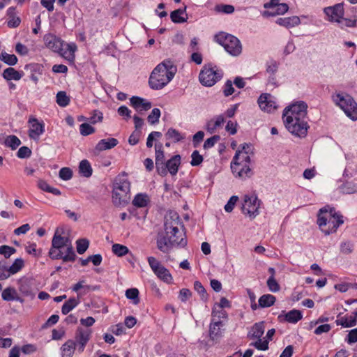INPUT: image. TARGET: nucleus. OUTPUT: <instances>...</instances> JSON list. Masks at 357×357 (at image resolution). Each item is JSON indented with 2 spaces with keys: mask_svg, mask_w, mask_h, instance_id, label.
<instances>
[{
  "mask_svg": "<svg viewBox=\"0 0 357 357\" xmlns=\"http://www.w3.org/2000/svg\"><path fill=\"white\" fill-rule=\"evenodd\" d=\"M118 140L115 138H107L100 140L95 147V151L101 152L102 151L111 149L118 144Z\"/></svg>",
  "mask_w": 357,
  "mask_h": 357,
  "instance_id": "22",
  "label": "nucleus"
},
{
  "mask_svg": "<svg viewBox=\"0 0 357 357\" xmlns=\"http://www.w3.org/2000/svg\"><path fill=\"white\" fill-rule=\"evenodd\" d=\"M344 194H353L357 192V181H347L340 187Z\"/></svg>",
  "mask_w": 357,
  "mask_h": 357,
  "instance_id": "37",
  "label": "nucleus"
},
{
  "mask_svg": "<svg viewBox=\"0 0 357 357\" xmlns=\"http://www.w3.org/2000/svg\"><path fill=\"white\" fill-rule=\"evenodd\" d=\"M73 176V171L69 167H63L59 171V177L63 181L70 180Z\"/></svg>",
  "mask_w": 357,
  "mask_h": 357,
  "instance_id": "56",
  "label": "nucleus"
},
{
  "mask_svg": "<svg viewBox=\"0 0 357 357\" xmlns=\"http://www.w3.org/2000/svg\"><path fill=\"white\" fill-rule=\"evenodd\" d=\"M24 266V261L21 258H17L16 259L14 262L13 263V264L8 267V271L11 275H14L15 273H17V272H19Z\"/></svg>",
  "mask_w": 357,
  "mask_h": 357,
  "instance_id": "44",
  "label": "nucleus"
},
{
  "mask_svg": "<svg viewBox=\"0 0 357 357\" xmlns=\"http://www.w3.org/2000/svg\"><path fill=\"white\" fill-rule=\"evenodd\" d=\"M181 164V156L175 155L168 160L164 165L163 168L165 169V176L169 172L172 176L177 174L178 167Z\"/></svg>",
  "mask_w": 357,
  "mask_h": 357,
  "instance_id": "19",
  "label": "nucleus"
},
{
  "mask_svg": "<svg viewBox=\"0 0 357 357\" xmlns=\"http://www.w3.org/2000/svg\"><path fill=\"white\" fill-rule=\"evenodd\" d=\"M79 303V298H70L69 300L66 301L62 307H61V312L63 314H67L69 313L72 310H73L78 304Z\"/></svg>",
  "mask_w": 357,
  "mask_h": 357,
  "instance_id": "33",
  "label": "nucleus"
},
{
  "mask_svg": "<svg viewBox=\"0 0 357 357\" xmlns=\"http://www.w3.org/2000/svg\"><path fill=\"white\" fill-rule=\"evenodd\" d=\"M261 201L256 195H245L244 204L242 206V212L251 218H255L259 215V208Z\"/></svg>",
  "mask_w": 357,
  "mask_h": 357,
  "instance_id": "11",
  "label": "nucleus"
},
{
  "mask_svg": "<svg viewBox=\"0 0 357 357\" xmlns=\"http://www.w3.org/2000/svg\"><path fill=\"white\" fill-rule=\"evenodd\" d=\"M19 289L20 292L25 296L31 298H33L35 296V292L33 289L26 281H24L20 283Z\"/></svg>",
  "mask_w": 357,
  "mask_h": 357,
  "instance_id": "40",
  "label": "nucleus"
},
{
  "mask_svg": "<svg viewBox=\"0 0 357 357\" xmlns=\"http://www.w3.org/2000/svg\"><path fill=\"white\" fill-rule=\"evenodd\" d=\"M91 333V329L89 328L79 327L77 329L74 341L75 344H77L79 352L82 353L84 351L85 346L90 340Z\"/></svg>",
  "mask_w": 357,
  "mask_h": 357,
  "instance_id": "13",
  "label": "nucleus"
},
{
  "mask_svg": "<svg viewBox=\"0 0 357 357\" xmlns=\"http://www.w3.org/2000/svg\"><path fill=\"white\" fill-rule=\"evenodd\" d=\"M345 340L349 344L356 343L357 342V328L349 331Z\"/></svg>",
  "mask_w": 357,
  "mask_h": 357,
  "instance_id": "64",
  "label": "nucleus"
},
{
  "mask_svg": "<svg viewBox=\"0 0 357 357\" xmlns=\"http://www.w3.org/2000/svg\"><path fill=\"white\" fill-rule=\"evenodd\" d=\"M215 11L225 14H231L234 12V7L231 5L220 4L215 6Z\"/></svg>",
  "mask_w": 357,
  "mask_h": 357,
  "instance_id": "52",
  "label": "nucleus"
},
{
  "mask_svg": "<svg viewBox=\"0 0 357 357\" xmlns=\"http://www.w3.org/2000/svg\"><path fill=\"white\" fill-rule=\"evenodd\" d=\"M194 289L201 296L202 299L206 298V291L199 281H195L194 282Z\"/></svg>",
  "mask_w": 357,
  "mask_h": 357,
  "instance_id": "59",
  "label": "nucleus"
},
{
  "mask_svg": "<svg viewBox=\"0 0 357 357\" xmlns=\"http://www.w3.org/2000/svg\"><path fill=\"white\" fill-rule=\"evenodd\" d=\"M211 317L212 319L211 321H223V320L227 319V313L225 310L223 309L218 308L217 309L216 307H214L212 309L211 312Z\"/></svg>",
  "mask_w": 357,
  "mask_h": 357,
  "instance_id": "38",
  "label": "nucleus"
},
{
  "mask_svg": "<svg viewBox=\"0 0 357 357\" xmlns=\"http://www.w3.org/2000/svg\"><path fill=\"white\" fill-rule=\"evenodd\" d=\"M20 144V139L15 135H9L5 139V145L13 150L16 149Z\"/></svg>",
  "mask_w": 357,
  "mask_h": 357,
  "instance_id": "43",
  "label": "nucleus"
},
{
  "mask_svg": "<svg viewBox=\"0 0 357 357\" xmlns=\"http://www.w3.org/2000/svg\"><path fill=\"white\" fill-rule=\"evenodd\" d=\"M161 112L158 108H154L152 109L151 112L148 116V121L150 124L154 125L159 122V119L160 117Z\"/></svg>",
  "mask_w": 357,
  "mask_h": 357,
  "instance_id": "49",
  "label": "nucleus"
},
{
  "mask_svg": "<svg viewBox=\"0 0 357 357\" xmlns=\"http://www.w3.org/2000/svg\"><path fill=\"white\" fill-rule=\"evenodd\" d=\"M114 189L123 193H130V183L127 179H117L114 183Z\"/></svg>",
  "mask_w": 357,
  "mask_h": 357,
  "instance_id": "30",
  "label": "nucleus"
},
{
  "mask_svg": "<svg viewBox=\"0 0 357 357\" xmlns=\"http://www.w3.org/2000/svg\"><path fill=\"white\" fill-rule=\"evenodd\" d=\"M165 137L167 139H172L175 143L184 139V137L177 130L172 128L168 129L165 134Z\"/></svg>",
  "mask_w": 357,
  "mask_h": 357,
  "instance_id": "41",
  "label": "nucleus"
},
{
  "mask_svg": "<svg viewBox=\"0 0 357 357\" xmlns=\"http://www.w3.org/2000/svg\"><path fill=\"white\" fill-rule=\"evenodd\" d=\"M303 318L302 312L298 310H291L288 312H282L278 319L284 320L289 323L296 324Z\"/></svg>",
  "mask_w": 357,
  "mask_h": 357,
  "instance_id": "20",
  "label": "nucleus"
},
{
  "mask_svg": "<svg viewBox=\"0 0 357 357\" xmlns=\"http://www.w3.org/2000/svg\"><path fill=\"white\" fill-rule=\"evenodd\" d=\"M234 88L231 80H227L223 87V93L225 97H228L234 93Z\"/></svg>",
  "mask_w": 357,
  "mask_h": 357,
  "instance_id": "63",
  "label": "nucleus"
},
{
  "mask_svg": "<svg viewBox=\"0 0 357 357\" xmlns=\"http://www.w3.org/2000/svg\"><path fill=\"white\" fill-rule=\"evenodd\" d=\"M275 297L271 294H264L259 298V306L261 308L268 307L274 305Z\"/></svg>",
  "mask_w": 357,
  "mask_h": 357,
  "instance_id": "32",
  "label": "nucleus"
},
{
  "mask_svg": "<svg viewBox=\"0 0 357 357\" xmlns=\"http://www.w3.org/2000/svg\"><path fill=\"white\" fill-rule=\"evenodd\" d=\"M284 126L289 132L296 137L300 138L305 137L307 135L310 128L307 118H297L287 116L282 117Z\"/></svg>",
  "mask_w": 357,
  "mask_h": 357,
  "instance_id": "8",
  "label": "nucleus"
},
{
  "mask_svg": "<svg viewBox=\"0 0 357 357\" xmlns=\"http://www.w3.org/2000/svg\"><path fill=\"white\" fill-rule=\"evenodd\" d=\"M16 294L17 291L13 287H7L2 291L1 297L6 301H14Z\"/></svg>",
  "mask_w": 357,
  "mask_h": 357,
  "instance_id": "47",
  "label": "nucleus"
},
{
  "mask_svg": "<svg viewBox=\"0 0 357 357\" xmlns=\"http://www.w3.org/2000/svg\"><path fill=\"white\" fill-rule=\"evenodd\" d=\"M79 171L82 176L89 178L92 175V167L87 160H83L79 165Z\"/></svg>",
  "mask_w": 357,
  "mask_h": 357,
  "instance_id": "35",
  "label": "nucleus"
},
{
  "mask_svg": "<svg viewBox=\"0 0 357 357\" xmlns=\"http://www.w3.org/2000/svg\"><path fill=\"white\" fill-rule=\"evenodd\" d=\"M154 273L163 282L167 284L172 283L173 278L169 270L165 266H160V268H158Z\"/></svg>",
  "mask_w": 357,
  "mask_h": 357,
  "instance_id": "31",
  "label": "nucleus"
},
{
  "mask_svg": "<svg viewBox=\"0 0 357 357\" xmlns=\"http://www.w3.org/2000/svg\"><path fill=\"white\" fill-rule=\"evenodd\" d=\"M307 105L305 102H296L284 109L282 117L307 118Z\"/></svg>",
  "mask_w": 357,
  "mask_h": 357,
  "instance_id": "12",
  "label": "nucleus"
},
{
  "mask_svg": "<svg viewBox=\"0 0 357 357\" xmlns=\"http://www.w3.org/2000/svg\"><path fill=\"white\" fill-rule=\"evenodd\" d=\"M29 123L31 125L29 137L33 140H38L40 136L45 132V123L36 118H30Z\"/></svg>",
  "mask_w": 357,
  "mask_h": 357,
  "instance_id": "15",
  "label": "nucleus"
},
{
  "mask_svg": "<svg viewBox=\"0 0 357 357\" xmlns=\"http://www.w3.org/2000/svg\"><path fill=\"white\" fill-rule=\"evenodd\" d=\"M215 40L231 56H238L242 52L240 40L233 35L220 32L215 36Z\"/></svg>",
  "mask_w": 357,
  "mask_h": 357,
  "instance_id": "7",
  "label": "nucleus"
},
{
  "mask_svg": "<svg viewBox=\"0 0 357 357\" xmlns=\"http://www.w3.org/2000/svg\"><path fill=\"white\" fill-rule=\"evenodd\" d=\"M267 286L269 289V290L272 292H277L279 291L280 289V285L278 282L276 281L275 278L273 277H269L267 280Z\"/></svg>",
  "mask_w": 357,
  "mask_h": 357,
  "instance_id": "53",
  "label": "nucleus"
},
{
  "mask_svg": "<svg viewBox=\"0 0 357 357\" xmlns=\"http://www.w3.org/2000/svg\"><path fill=\"white\" fill-rule=\"evenodd\" d=\"M185 12V8L184 9H177L172 11L170 14L171 20L174 23H183L187 21V16L185 17L183 15Z\"/></svg>",
  "mask_w": 357,
  "mask_h": 357,
  "instance_id": "36",
  "label": "nucleus"
},
{
  "mask_svg": "<svg viewBox=\"0 0 357 357\" xmlns=\"http://www.w3.org/2000/svg\"><path fill=\"white\" fill-rule=\"evenodd\" d=\"M164 232H160L157 236V248L163 253H168L174 246L181 248L187 245V240L179 231L176 220L166 219L164 223Z\"/></svg>",
  "mask_w": 357,
  "mask_h": 357,
  "instance_id": "1",
  "label": "nucleus"
},
{
  "mask_svg": "<svg viewBox=\"0 0 357 357\" xmlns=\"http://www.w3.org/2000/svg\"><path fill=\"white\" fill-rule=\"evenodd\" d=\"M278 70V63L272 60L266 63V72L271 75H274Z\"/></svg>",
  "mask_w": 357,
  "mask_h": 357,
  "instance_id": "61",
  "label": "nucleus"
},
{
  "mask_svg": "<svg viewBox=\"0 0 357 357\" xmlns=\"http://www.w3.org/2000/svg\"><path fill=\"white\" fill-rule=\"evenodd\" d=\"M7 16L8 17L7 26L9 28H16L20 24L21 19L16 15V8L15 7H10L7 10Z\"/></svg>",
  "mask_w": 357,
  "mask_h": 357,
  "instance_id": "23",
  "label": "nucleus"
},
{
  "mask_svg": "<svg viewBox=\"0 0 357 357\" xmlns=\"http://www.w3.org/2000/svg\"><path fill=\"white\" fill-rule=\"evenodd\" d=\"M15 252L16 250L14 248L8 245H1L0 247V254L6 258H9Z\"/></svg>",
  "mask_w": 357,
  "mask_h": 357,
  "instance_id": "57",
  "label": "nucleus"
},
{
  "mask_svg": "<svg viewBox=\"0 0 357 357\" xmlns=\"http://www.w3.org/2000/svg\"><path fill=\"white\" fill-rule=\"evenodd\" d=\"M276 24L287 29L295 27L301 24V19L298 16L280 17L276 20Z\"/></svg>",
  "mask_w": 357,
  "mask_h": 357,
  "instance_id": "21",
  "label": "nucleus"
},
{
  "mask_svg": "<svg viewBox=\"0 0 357 357\" xmlns=\"http://www.w3.org/2000/svg\"><path fill=\"white\" fill-rule=\"evenodd\" d=\"M332 100L335 105L344 111L347 116L352 121L357 120V102L351 95L336 92L332 95Z\"/></svg>",
  "mask_w": 357,
  "mask_h": 357,
  "instance_id": "6",
  "label": "nucleus"
},
{
  "mask_svg": "<svg viewBox=\"0 0 357 357\" xmlns=\"http://www.w3.org/2000/svg\"><path fill=\"white\" fill-rule=\"evenodd\" d=\"M324 13L328 17V20L331 22H337L340 28L344 29L342 20L344 14L342 3H337L333 6H328L324 8Z\"/></svg>",
  "mask_w": 357,
  "mask_h": 357,
  "instance_id": "10",
  "label": "nucleus"
},
{
  "mask_svg": "<svg viewBox=\"0 0 357 357\" xmlns=\"http://www.w3.org/2000/svg\"><path fill=\"white\" fill-rule=\"evenodd\" d=\"M126 296L127 298L132 300L134 304L139 303V290L136 288H130L126 291Z\"/></svg>",
  "mask_w": 357,
  "mask_h": 357,
  "instance_id": "45",
  "label": "nucleus"
},
{
  "mask_svg": "<svg viewBox=\"0 0 357 357\" xmlns=\"http://www.w3.org/2000/svg\"><path fill=\"white\" fill-rule=\"evenodd\" d=\"M257 340L255 342H252L250 345L255 347L258 350L266 351L268 349V341L261 340V338H257Z\"/></svg>",
  "mask_w": 357,
  "mask_h": 357,
  "instance_id": "51",
  "label": "nucleus"
},
{
  "mask_svg": "<svg viewBox=\"0 0 357 357\" xmlns=\"http://www.w3.org/2000/svg\"><path fill=\"white\" fill-rule=\"evenodd\" d=\"M190 165L192 166H198L203 162V156L201 155L198 151L195 150L191 155Z\"/></svg>",
  "mask_w": 357,
  "mask_h": 357,
  "instance_id": "54",
  "label": "nucleus"
},
{
  "mask_svg": "<svg viewBox=\"0 0 357 357\" xmlns=\"http://www.w3.org/2000/svg\"><path fill=\"white\" fill-rule=\"evenodd\" d=\"M149 202V199L146 194L139 193L135 196L132 200V204L135 206L143 208L148 204Z\"/></svg>",
  "mask_w": 357,
  "mask_h": 357,
  "instance_id": "34",
  "label": "nucleus"
},
{
  "mask_svg": "<svg viewBox=\"0 0 357 357\" xmlns=\"http://www.w3.org/2000/svg\"><path fill=\"white\" fill-rule=\"evenodd\" d=\"M45 46L55 52L62 50L63 41L52 33H47L43 37Z\"/></svg>",
  "mask_w": 357,
  "mask_h": 357,
  "instance_id": "17",
  "label": "nucleus"
},
{
  "mask_svg": "<svg viewBox=\"0 0 357 357\" xmlns=\"http://www.w3.org/2000/svg\"><path fill=\"white\" fill-rule=\"evenodd\" d=\"M177 68L171 60H165L159 63L152 71L149 84L154 90L164 88L174 78Z\"/></svg>",
  "mask_w": 357,
  "mask_h": 357,
  "instance_id": "2",
  "label": "nucleus"
},
{
  "mask_svg": "<svg viewBox=\"0 0 357 357\" xmlns=\"http://www.w3.org/2000/svg\"><path fill=\"white\" fill-rule=\"evenodd\" d=\"M130 105L137 112H143L149 110L152 104L150 101L139 96H132L130 98Z\"/></svg>",
  "mask_w": 357,
  "mask_h": 357,
  "instance_id": "18",
  "label": "nucleus"
},
{
  "mask_svg": "<svg viewBox=\"0 0 357 357\" xmlns=\"http://www.w3.org/2000/svg\"><path fill=\"white\" fill-rule=\"evenodd\" d=\"M0 60L8 66H14L17 63V58L15 54H10L6 52H1Z\"/></svg>",
  "mask_w": 357,
  "mask_h": 357,
  "instance_id": "42",
  "label": "nucleus"
},
{
  "mask_svg": "<svg viewBox=\"0 0 357 357\" xmlns=\"http://www.w3.org/2000/svg\"><path fill=\"white\" fill-rule=\"evenodd\" d=\"M257 102L261 110L268 113L273 112L277 108L275 98L270 93H265L261 94Z\"/></svg>",
  "mask_w": 357,
  "mask_h": 357,
  "instance_id": "14",
  "label": "nucleus"
},
{
  "mask_svg": "<svg viewBox=\"0 0 357 357\" xmlns=\"http://www.w3.org/2000/svg\"><path fill=\"white\" fill-rule=\"evenodd\" d=\"M343 222V216L337 213L335 208L326 206L319 210L317 224L326 235L335 232Z\"/></svg>",
  "mask_w": 357,
  "mask_h": 357,
  "instance_id": "4",
  "label": "nucleus"
},
{
  "mask_svg": "<svg viewBox=\"0 0 357 357\" xmlns=\"http://www.w3.org/2000/svg\"><path fill=\"white\" fill-rule=\"evenodd\" d=\"M155 167L157 172L161 176H165V169L163 168V165L165 163V153L163 151V146L161 143H155Z\"/></svg>",
  "mask_w": 357,
  "mask_h": 357,
  "instance_id": "16",
  "label": "nucleus"
},
{
  "mask_svg": "<svg viewBox=\"0 0 357 357\" xmlns=\"http://www.w3.org/2000/svg\"><path fill=\"white\" fill-rule=\"evenodd\" d=\"M223 321H211L209 326V336L212 340L221 336V328L224 326Z\"/></svg>",
  "mask_w": 357,
  "mask_h": 357,
  "instance_id": "24",
  "label": "nucleus"
},
{
  "mask_svg": "<svg viewBox=\"0 0 357 357\" xmlns=\"http://www.w3.org/2000/svg\"><path fill=\"white\" fill-rule=\"evenodd\" d=\"M79 132L82 136H87L95 132V128L87 123H82L79 126Z\"/></svg>",
  "mask_w": 357,
  "mask_h": 357,
  "instance_id": "50",
  "label": "nucleus"
},
{
  "mask_svg": "<svg viewBox=\"0 0 357 357\" xmlns=\"http://www.w3.org/2000/svg\"><path fill=\"white\" fill-rule=\"evenodd\" d=\"M49 257L54 260L61 259L63 262L74 261L76 255L70 238L62 236L56 231L52 240Z\"/></svg>",
  "mask_w": 357,
  "mask_h": 357,
  "instance_id": "3",
  "label": "nucleus"
},
{
  "mask_svg": "<svg viewBox=\"0 0 357 357\" xmlns=\"http://www.w3.org/2000/svg\"><path fill=\"white\" fill-rule=\"evenodd\" d=\"M354 245L350 241L342 242L340 244V251L343 254L349 255L352 252Z\"/></svg>",
  "mask_w": 357,
  "mask_h": 357,
  "instance_id": "62",
  "label": "nucleus"
},
{
  "mask_svg": "<svg viewBox=\"0 0 357 357\" xmlns=\"http://www.w3.org/2000/svg\"><path fill=\"white\" fill-rule=\"evenodd\" d=\"M77 252L79 255L84 254L89 248V241L86 238H80L76 241Z\"/></svg>",
  "mask_w": 357,
  "mask_h": 357,
  "instance_id": "48",
  "label": "nucleus"
},
{
  "mask_svg": "<svg viewBox=\"0 0 357 357\" xmlns=\"http://www.w3.org/2000/svg\"><path fill=\"white\" fill-rule=\"evenodd\" d=\"M112 252L118 257H123L129 252V249L121 244L115 243L112 248Z\"/></svg>",
  "mask_w": 357,
  "mask_h": 357,
  "instance_id": "46",
  "label": "nucleus"
},
{
  "mask_svg": "<svg viewBox=\"0 0 357 357\" xmlns=\"http://www.w3.org/2000/svg\"><path fill=\"white\" fill-rule=\"evenodd\" d=\"M31 155V150L27 146H22L17 152L19 158H28Z\"/></svg>",
  "mask_w": 357,
  "mask_h": 357,
  "instance_id": "58",
  "label": "nucleus"
},
{
  "mask_svg": "<svg viewBox=\"0 0 357 357\" xmlns=\"http://www.w3.org/2000/svg\"><path fill=\"white\" fill-rule=\"evenodd\" d=\"M129 194L123 193L113 189L112 200L115 206L124 205L129 199Z\"/></svg>",
  "mask_w": 357,
  "mask_h": 357,
  "instance_id": "27",
  "label": "nucleus"
},
{
  "mask_svg": "<svg viewBox=\"0 0 357 357\" xmlns=\"http://www.w3.org/2000/svg\"><path fill=\"white\" fill-rule=\"evenodd\" d=\"M56 102L60 107H65L69 105L70 98L66 91H60L56 93Z\"/></svg>",
  "mask_w": 357,
  "mask_h": 357,
  "instance_id": "39",
  "label": "nucleus"
},
{
  "mask_svg": "<svg viewBox=\"0 0 357 357\" xmlns=\"http://www.w3.org/2000/svg\"><path fill=\"white\" fill-rule=\"evenodd\" d=\"M75 349V342L73 340H68L61 347L62 357H72Z\"/></svg>",
  "mask_w": 357,
  "mask_h": 357,
  "instance_id": "26",
  "label": "nucleus"
},
{
  "mask_svg": "<svg viewBox=\"0 0 357 357\" xmlns=\"http://www.w3.org/2000/svg\"><path fill=\"white\" fill-rule=\"evenodd\" d=\"M249 153V151H245L244 153L236 151L231 162V169L235 177L245 180L252 176L253 172L248 166L250 162Z\"/></svg>",
  "mask_w": 357,
  "mask_h": 357,
  "instance_id": "5",
  "label": "nucleus"
},
{
  "mask_svg": "<svg viewBox=\"0 0 357 357\" xmlns=\"http://www.w3.org/2000/svg\"><path fill=\"white\" fill-rule=\"evenodd\" d=\"M265 330L264 322L255 323L248 333V337L252 339L261 338Z\"/></svg>",
  "mask_w": 357,
  "mask_h": 357,
  "instance_id": "25",
  "label": "nucleus"
},
{
  "mask_svg": "<svg viewBox=\"0 0 357 357\" xmlns=\"http://www.w3.org/2000/svg\"><path fill=\"white\" fill-rule=\"evenodd\" d=\"M223 73L216 66L212 67L211 65L205 66L201 70L199 79L200 83L205 86H212L216 82L222 79Z\"/></svg>",
  "mask_w": 357,
  "mask_h": 357,
  "instance_id": "9",
  "label": "nucleus"
},
{
  "mask_svg": "<svg viewBox=\"0 0 357 357\" xmlns=\"http://www.w3.org/2000/svg\"><path fill=\"white\" fill-rule=\"evenodd\" d=\"M117 112L119 116H123L128 120L131 118V110L125 105H122L118 108Z\"/></svg>",
  "mask_w": 357,
  "mask_h": 357,
  "instance_id": "60",
  "label": "nucleus"
},
{
  "mask_svg": "<svg viewBox=\"0 0 357 357\" xmlns=\"http://www.w3.org/2000/svg\"><path fill=\"white\" fill-rule=\"evenodd\" d=\"M275 11L265 10L262 13L264 17L275 16L276 15H283L289 10V6L285 3H279L275 8Z\"/></svg>",
  "mask_w": 357,
  "mask_h": 357,
  "instance_id": "29",
  "label": "nucleus"
},
{
  "mask_svg": "<svg viewBox=\"0 0 357 357\" xmlns=\"http://www.w3.org/2000/svg\"><path fill=\"white\" fill-rule=\"evenodd\" d=\"M220 139V135H213L210 138L207 139L204 144V149H208L212 148L215 143H217Z\"/></svg>",
  "mask_w": 357,
  "mask_h": 357,
  "instance_id": "55",
  "label": "nucleus"
},
{
  "mask_svg": "<svg viewBox=\"0 0 357 357\" xmlns=\"http://www.w3.org/2000/svg\"><path fill=\"white\" fill-rule=\"evenodd\" d=\"M23 75L22 72H19L16 70L15 68L9 67L4 70L2 76L7 81L10 80H20Z\"/></svg>",
  "mask_w": 357,
  "mask_h": 357,
  "instance_id": "28",
  "label": "nucleus"
}]
</instances>
